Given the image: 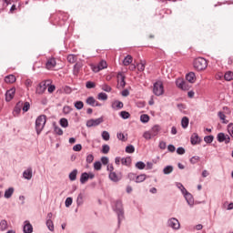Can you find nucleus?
<instances>
[{"label": "nucleus", "mask_w": 233, "mask_h": 233, "mask_svg": "<svg viewBox=\"0 0 233 233\" xmlns=\"http://www.w3.org/2000/svg\"><path fill=\"white\" fill-rule=\"evenodd\" d=\"M153 94H155V96H163V94H165V87L163 86V82L157 81L154 84Z\"/></svg>", "instance_id": "nucleus-4"}, {"label": "nucleus", "mask_w": 233, "mask_h": 233, "mask_svg": "<svg viewBox=\"0 0 233 233\" xmlns=\"http://www.w3.org/2000/svg\"><path fill=\"white\" fill-rule=\"evenodd\" d=\"M218 116L220 121H221L222 123H224V125H227V124L228 123V120H227V116H225V113H224V112L219 111V112L218 113Z\"/></svg>", "instance_id": "nucleus-24"}, {"label": "nucleus", "mask_w": 233, "mask_h": 233, "mask_svg": "<svg viewBox=\"0 0 233 233\" xmlns=\"http://www.w3.org/2000/svg\"><path fill=\"white\" fill-rule=\"evenodd\" d=\"M86 103L90 105V106H96V98H94V96H89L86 98Z\"/></svg>", "instance_id": "nucleus-32"}, {"label": "nucleus", "mask_w": 233, "mask_h": 233, "mask_svg": "<svg viewBox=\"0 0 233 233\" xmlns=\"http://www.w3.org/2000/svg\"><path fill=\"white\" fill-rule=\"evenodd\" d=\"M60 125L63 127V128H66L68 127V120L66 118H61Z\"/></svg>", "instance_id": "nucleus-48"}, {"label": "nucleus", "mask_w": 233, "mask_h": 233, "mask_svg": "<svg viewBox=\"0 0 233 233\" xmlns=\"http://www.w3.org/2000/svg\"><path fill=\"white\" fill-rule=\"evenodd\" d=\"M23 177H25V179H27V180L32 179V167H28L24 171Z\"/></svg>", "instance_id": "nucleus-19"}, {"label": "nucleus", "mask_w": 233, "mask_h": 233, "mask_svg": "<svg viewBox=\"0 0 233 233\" xmlns=\"http://www.w3.org/2000/svg\"><path fill=\"white\" fill-rule=\"evenodd\" d=\"M83 66V65H81V63H76L75 66H74V68H73V74L74 76H77V74H79V70H81V67Z\"/></svg>", "instance_id": "nucleus-27"}, {"label": "nucleus", "mask_w": 233, "mask_h": 233, "mask_svg": "<svg viewBox=\"0 0 233 233\" xmlns=\"http://www.w3.org/2000/svg\"><path fill=\"white\" fill-rule=\"evenodd\" d=\"M121 163L125 167H130L132 165V158L130 157L121 158Z\"/></svg>", "instance_id": "nucleus-23"}, {"label": "nucleus", "mask_w": 233, "mask_h": 233, "mask_svg": "<svg viewBox=\"0 0 233 233\" xmlns=\"http://www.w3.org/2000/svg\"><path fill=\"white\" fill-rule=\"evenodd\" d=\"M56 91V86L50 84L49 86H47V92L49 94H53Z\"/></svg>", "instance_id": "nucleus-53"}, {"label": "nucleus", "mask_w": 233, "mask_h": 233, "mask_svg": "<svg viewBox=\"0 0 233 233\" xmlns=\"http://www.w3.org/2000/svg\"><path fill=\"white\" fill-rule=\"evenodd\" d=\"M69 179H70V181H76V179H77V169H74L69 174Z\"/></svg>", "instance_id": "nucleus-33"}, {"label": "nucleus", "mask_w": 233, "mask_h": 233, "mask_svg": "<svg viewBox=\"0 0 233 233\" xmlns=\"http://www.w3.org/2000/svg\"><path fill=\"white\" fill-rule=\"evenodd\" d=\"M101 162H102V165H108V157H101Z\"/></svg>", "instance_id": "nucleus-64"}, {"label": "nucleus", "mask_w": 233, "mask_h": 233, "mask_svg": "<svg viewBox=\"0 0 233 233\" xmlns=\"http://www.w3.org/2000/svg\"><path fill=\"white\" fill-rule=\"evenodd\" d=\"M63 112H64V114H70V112H72V108L68 106H66L63 108Z\"/></svg>", "instance_id": "nucleus-62"}, {"label": "nucleus", "mask_w": 233, "mask_h": 233, "mask_svg": "<svg viewBox=\"0 0 233 233\" xmlns=\"http://www.w3.org/2000/svg\"><path fill=\"white\" fill-rule=\"evenodd\" d=\"M101 88L104 92H112V87L106 84L102 85Z\"/></svg>", "instance_id": "nucleus-50"}, {"label": "nucleus", "mask_w": 233, "mask_h": 233, "mask_svg": "<svg viewBox=\"0 0 233 233\" xmlns=\"http://www.w3.org/2000/svg\"><path fill=\"white\" fill-rule=\"evenodd\" d=\"M140 121L141 123H148V121H150V116L147 114L141 115Z\"/></svg>", "instance_id": "nucleus-36"}, {"label": "nucleus", "mask_w": 233, "mask_h": 233, "mask_svg": "<svg viewBox=\"0 0 233 233\" xmlns=\"http://www.w3.org/2000/svg\"><path fill=\"white\" fill-rule=\"evenodd\" d=\"M76 203L77 205H82L83 204V194H79L77 198H76Z\"/></svg>", "instance_id": "nucleus-59"}, {"label": "nucleus", "mask_w": 233, "mask_h": 233, "mask_svg": "<svg viewBox=\"0 0 233 233\" xmlns=\"http://www.w3.org/2000/svg\"><path fill=\"white\" fill-rule=\"evenodd\" d=\"M198 161H199V157H198V156L192 157L190 158V163L192 165H196V163H198Z\"/></svg>", "instance_id": "nucleus-58"}, {"label": "nucleus", "mask_w": 233, "mask_h": 233, "mask_svg": "<svg viewBox=\"0 0 233 233\" xmlns=\"http://www.w3.org/2000/svg\"><path fill=\"white\" fill-rule=\"evenodd\" d=\"M102 154H108V152H110V146L108 145H104L102 147V150H101Z\"/></svg>", "instance_id": "nucleus-51"}, {"label": "nucleus", "mask_w": 233, "mask_h": 233, "mask_svg": "<svg viewBox=\"0 0 233 233\" xmlns=\"http://www.w3.org/2000/svg\"><path fill=\"white\" fill-rule=\"evenodd\" d=\"M5 81L9 84V85H12L13 83H15L16 81V78H15V76L14 75H8L5 77Z\"/></svg>", "instance_id": "nucleus-22"}, {"label": "nucleus", "mask_w": 233, "mask_h": 233, "mask_svg": "<svg viewBox=\"0 0 233 233\" xmlns=\"http://www.w3.org/2000/svg\"><path fill=\"white\" fill-rule=\"evenodd\" d=\"M152 137H154L152 136V133H151L150 131H146V132L143 134V138H144V139L149 140V139H152Z\"/></svg>", "instance_id": "nucleus-46"}, {"label": "nucleus", "mask_w": 233, "mask_h": 233, "mask_svg": "<svg viewBox=\"0 0 233 233\" xmlns=\"http://www.w3.org/2000/svg\"><path fill=\"white\" fill-rule=\"evenodd\" d=\"M116 137H117V139H119L120 141H127V138H125V134H123V133H118V134L116 135Z\"/></svg>", "instance_id": "nucleus-60"}, {"label": "nucleus", "mask_w": 233, "mask_h": 233, "mask_svg": "<svg viewBox=\"0 0 233 233\" xmlns=\"http://www.w3.org/2000/svg\"><path fill=\"white\" fill-rule=\"evenodd\" d=\"M176 85L177 88H180V90H189L190 86H188V83H187L183 78H177L176 80Z\"/></svg>", "instance_id": "nucleus-6"}, {"label": "nucleus", "mask_w": 233, "mask_h": 233, "mask_svg": "<svg viewBox=\"0 0 233 233\" xmlns=\"http://www.w3.org/2000/svg\"><path fill=\"white\" fill-rule=\"evenodd\" d=\"M174 170V167L172 166H167L164 169H163V173L167 175V174H172Z\"/></svg>", "instance_id": "nucleus-38"}, {"label": "nucleus", "mask_w": 233, "mask_h": 233, "mask_svg": "<svg viewBox=\"0 0 233 233\" xmlns=\"http://www.w3.org/2000/svg\"><path fill=\"white\" fill-rule=\"evenodd\" d=\"M205 143H212L214 141V136H207L204 137Z\"/></svg>", "instance_id": "nucleus-55"}, {"label": "nucleus", "mask_w": 233, "mask_h": 233, "mask_svg": "<svg viewBox=\"0 0 233 233\" xmlns=\"http://www.w3.org/2000/svg\"><path fill=\"white\" fill-rule=\"evenodd\" d=\"M50 85H52V80H50V79L42 81L36 86L35 94H38L39 96H43V94H45V92H46V88H48V86H50Z\"/></svg>", "instance_id": "nucleus-3"}, {"label": "nucleus", "mask_w": 233, "mask_h": 233, "mask_svg": "<svg viewBox=\"0 0 233 233\" xmlns=\"http://www.w3.org/2000/svg\"><path fill=\"white\" fill-rule=\"evenodd\" d=\"M167 223H168V227H170L171 228H174L175 230H177V228H179L180 227L179 220L174 218L169 219Z\"/></svg>", "instance_id": "nucleus-12"}, {"label": "nucleus", "mask_w": 233, "mask_h": 233, "mask_svg": "<svg viewBox=\"0 0 233 233\" xmlns=\"http://www.w3.org/2000/svg\"><path fill=\"white\" fill-rule=\"evenodd\" d=\"M228 132L229 136L233 138V123L228 125Z\"/></svg>", "instance_id": "nucleus-52"}, {"label": "nucleus", "mask_w": 233, "mask_h": 233, "mask_svg": "<svg viewBox=\"0 0 233 233\" xmlns=\"http://www.w3.org/2000/svg\"><path fill=\"white\" fill-rule=\"evenodd\" d=\"M21 110H23V102L19 101L14 108V116H19V114H21Z\"/></svg>", "instance_id": "nucleus-17"}, {"label": "nucleus", "mask_w": 233, "mask_h": 233, "mask_svg": "<svg viewBox=\"0 0 233 233\" xmlns=\"http://www.w3.org/2000/svg\"><path fill=\"white\" fill-rule=\"evenodd\" d=\"M83 106H85L83 101L75 102V108H76V110H82Z\"/></svg>", "instance_id": "nucleus-39"}, {"label": "nucleus", "mask_w": 233, "mask_h": 233, "mask_svg": "<svg viewBox=\"0 0 233 233\" xmlns=\"http://www.w3.org/2000/svg\"><path fill=\"white\" fill-rule=\"evenodd\" d=\"M45 125H46V116L41 115L35 120V130L37 135L43 132V128H45Z\"/></svg>", "instance_id": "nucleus-2"}, {"label": "nucleus", "mask_w": 233, "mask_h": 233, "mask_svg": "<svg viewBox=\"0 0 233 233\" xmlns=\"http://www.w3.org/2000/svg\"><path fill=\"white\" fill-rule=\"evenodd\" d=\"M23 112H28L30 110V102H25L22 106Z\"/></svg>", "instance_id": "nucleus-44"}, {"label": "nucleus", "mask_w": 233, "mask_h": 233, "mask_svg": "<svg viewBox=\"0 0 233 233\" xmlns=\"http://www.w3.org/2000/svg\"><path fill=\"white\" fill-rule=\"evenodd\" d=\"M132 61H133L132 56L127 55V56L124 58V60H123V65H124V66H128V65H131Z\"/></svg>", "instance_id": "nucleus-26"}, {"label": "nucleus", "mask_w": 233, "mask_h": 233, "mask_svg": "<svg viewBox=\"0 0 233 233\" xmlns=\"http://www.w3.org/2000/svg\"><path fill=\"white\" fill-rule=\"evenodd\" d=\"M57 65V62L54 57H49L46 62V70H54Z\"/></svg>", "instance_id": "nucleus-10"}, {"label": "nucleus", "mask_w": 233, "mask_h": 233, "mask_svg": "<svg viewBox=\"0 0 233 233\" xmlns=\"http://www.w3.org/2000/svg\"><path fill=\"white\" fill-rule=\"evenodd\" d=\"M224 79L226 81H232L233 79V72L232 71H228L224 75Z\"/></svg>", "instance_id": "nucleus-30"}, {"label": "nucleus", "mask_w": 233, "mask_h": 233, "mask_svg": "<svg viewBox=\"0 0 233 233\" xmlns=\"http://www.w3.org/2000/svg\"><path fill=\"white\" fill-rule=\"evenodd\" d=\"M182 128H187L188 127V117L184 116L181 120Z\"/></svg>", "instance_id": "nucleus-42"}, {"label": "nucleus", "mask_w": 233, "mask_h": 233, "mask_svg": "<svg viewBox=\"0 0 233 233\" xmlns=\"http://www.w3.org/2000/svg\"><path fill=\"white\" fill-rule=\"evenodd\" d=\"M23 230H24V233H32V232H34V227H32V224H30V221L25 220L24 222Z\"/></svg>", "instance_id": "nucleus-13"}, {"label": "nucleus", "mask_w": 233, "mask_h": 233, "mask_svg": "<svg viewBox=\"0 0 233 233\" xmlns=\"http://www.w3.org/2000/svg\"><path fill=\"white\" fill-rule=\"evenodd\" d=\"M136 167L138 168V170H144L145 167H147V165L142 162V161H139L136 164Z\"/></svg>", "instance_id": "nucleus-49"}, {"label": "nucleus", "mask_w": 233, "mask_h": 233, "mask_svg": "<svg viewBox=\"0 0 233 233\" xmlns=\"http://www.w3.org/2000/svg\"><path fill=\"white\" fill-rule=\"evenodd\" d=\"M66 207H70L72 205V198H67L65 202Z\"/></svg>", "instance_id": "nucleus-63"}, {"label": "nucleus", "mask_w": 233, "mask_h": 233, "mask_svg": "<svg viewBox=\"0 0 233 233\" xmlns=\"http://www.w3.org/2000/svg\"><path fill=\"white\" fill-rule=\"evenodd\" d=\"M145 179H147V175H145V174L137 176L136 183H143V181H145Z\"/></svg>", "instance_id": "nucleus-34"}, {"label": "nucleus", "mask_w": 233, "mask_h": 233, "mask_svg": "<svg viewBox=\"0 0 233 233\" xmlns=\"http://www.w3.org/2000/svg\"><path fill=\"white\" fill-rule=\"evenodd\" d=\"M102 138L104 139V141H109L110 140V133H108L107 131H103Z\"/></svg>", "instance_id": "nucleus-45"}, {"label": "nucleus", "mask_w": 233, "mask_h": 233, "mask_svg": "<svg viewBox=\"0 0 233 233\" xmlns=\"http://www.w3.org/2000/svg\"><path fill=\"white\" fill-rule=\"evenodd\" d=\"M15 96V87H13L6 91L5 93V101L9 102L14 99V96Z\"/></svg>", "instance_id": "nucleus-11"}, {"label": "nucleus", "mask_w": 233, "mask_h": 233, "mask_svg": "<svg viewBox=\"0 0 233 233\" xmlns=\"http://www.w3.org/2000/svg\"><path fill=\"white\" fill-rule=\"evenodd\" d=\"M46 227L51 232H54V221L52 219L46 220Z\"/></svg>", "instance_id": "nucleus-37"}, {"label": "nucleus", "mask_w": 233, "mask_h": 233, "mask_svg": "<svg viewBox=\"0 0 233 233\" xmlns=\"http://www.w3.org/2000/svg\"><path fill=\"white\" fill-rule=\"evenodd\" d=\"M217 139L218 143L225 142L226 145H228V143H230V136L225 135V133H218L217 136Z\"/></svg>", "instance_id": "nucleus-8"}, {"label": "nucleus", "mask_w": 233, "mask_h": 233, "mask_svg": "<svg viewBox=\"0 0 233 233\" xmlns=\"http://www.w3.org/2000/svg\"><path fill=\"white\" fill-rule=\"evenodd\" d=\"M93 161H94V155H92V154L87 155V157H86V163L90 164Z\"/></svg>", "instance_id": "nucleus-61"}, {"label": "nucleus", "mask_w": 233, "mask_h": 233, "mask_svg": "<svg viewBox=\"0 0 233 233\" xmlns=\"http://www.w3.org/2000/svg\"><path fill=\"white\" fill-rule=\"evenodd\" d=\"M149 131L151 132V136L156 137V136H157L161 131V127L159 126H154Z\"/></svg>", "instance_id": "nucleus-21"}, {"label": "nucleus", "mask_w": 233, "mask_h": 233, "mask_svg": "<svg viewBox=\"0 0 233 233\" xmlns=\"http://www.w3.org/2000/svg\"><path fill=\"white\" fill-rule=\"evenodd\" d=\"M119 116L122 117V119H128L130 117V113L127 111H121Z\"/></svg>", "instance_id": "nucleus-43"}, {"label": "nucleus", "mask_w": 233, "mask_h": 233, "mask_svg": "<svg viewBox=\"0 0 233 233\" xmlns=\"http://www.w3.org/2000/svg\"><path fill=\"white\" fill-rule=\"evenodd\" d=\"M82 149H83V146H81V144H76L73 147V150L75 152H81Z\"/></svg>", "instance_id": "nucleus-54"}, {"label": "nucleus", "mask_w": 233, "mask_h": 233, "mask_svg": "<svg viewBox=\"0 0 233 233\" xmlns=\"http://www.w3.org/2000/svg\"><path fill=\"white\" fill-rule=\"evenodd\" d=\"M109 179L114 183H117L118 181H121V175H117L116 171H113L109 173Z\"/></svg>", "instance_id": "nucleus-15"}, {"label": "nucleus", "mask_w": 233, "mask_h": 233, "mask_svg": "<svg viewBox=\"0 0 233 233\" xmlns=\"http://www.w3.org/2000/svg\"><path fill=\"white\" fill-rule=\"evenodd\" d=\"M89 179V176H88V173L85 172V173H82L81 174V177H80V183L82 185H85V183H86V181H88Z\"/></svg>", "instance_id": "nucleus-25"}, {"label": "nucleus", "mask_w": 233, "mask_h": 233, "mask_svg": "<svg viewBox=\"0 0 233 233\" xmlns=\"http://www.w3.org/2000/svg\"><path fill=\"white\" fill-rule=\"evenodd\" d=\"M86 88H96V83L92 81H87L86 84Z\"/></svg>", "instance_id": "nucleus-57"}, {"label": "nucleus", "mask_w": 233, "mask_h": 233, "mask_svg": "<svg viewBox=\"0 0 233 233\" xmlns=\"http://www.w3.org/2000/svg\"><path fill=\"white\" fill-rule=\"evenodd\" d=\"M102 167H103V165L99 161H96V162L94 163L95 170H101Z\"/></svg>", "instance_id": "nucleus-56"}, {"label": "nucleus", "mask_w": 233, "mask_h": 233, "mask_svg": "<svg viewBox=\"0 0 233 233\" xmlns=\"http://www.w3.org/2000/svg\"><path fill=\"white\" fill-rule=\"evenodd\" d=\"M107 66H108V64H106V61L102 60L98 63L97 66H93L92 70L93 72L97 73V72H100V70H105V68H107Z\"/></svg>", "instance_id": "nucleus-7"}, {"label": "nucleus", "mask_w": 233, "mask_h": 233, "mask_svg": "<svg viewBox=\"0 0 233 233\" xmlns=\"http://www.w3.org/2000/svg\"><path fill=\"white\" fill-rule=\"evenodd\" d=\"M115 210L118 217V222H121V219L124 218L125 211L123 210V202L121 200H117L116 202Z\"/></svg>", "instance_id": "nucleus-5"}, {"label": "nucleus", "mask_w": 233, "mask_h": 233, "mask_svg": "<svg viewBox=\"0 0 233 233\" xmlns=\"http://www.w3.org/2000/svg\"><path fill=\"white\" fill-rule=\"evenodd\" d=\"M117 83L121 88L126 86L127 82H125V75L123 73H118L116 76Z\"/></svg>", "instance_id": "nucleus-14"}, {"label": "nucleus", "mask_w": 233, "mask_h": 233, "mask_svg": "<svg viewBox=\"0 0 233 233\" xmlns=\"http://www.w3.org/2000/svg\"><path fill=\"white\" fill-rule=\"evenodd\" d=\"M97 99L101 101H106V99H108V95H106V93H99Z\"/></svg>", "instance_id": "nucleus-40"}, {"label": "nucleus", "mask_w": 233, "mask_h": 233, "mask_svg": "<svg viewBox=\"0 0 233 233\" xmlns=\"http://www.w3.org/2000/svg\"><path fill=\"white\" fill-rule=\"evenodd\" d=\"M126 152L127 154H134V152H136V147H134L132 145H129L126 147Z\"/></svg>", "instance_id": "nucleus-41"}, {"label": "nucleus", "mask_w": 233, "mask_h": 233, "mask_svg": "<svg viewBox=\"0 0 233 233\" xmlns=\"http://www.w3.org/2000/svg\"><path fill=\"white\" fill-rule=\"evenodd\" d=\"M67 61L68 63L74 64L76 61H77V56L76 55H68L67 56Z\"/></svg>", "instance_id": "nucleus-35"}, {"label": "nucleus", "mask_w": 233, "mask_h": 233, "mask_svg": "<svg viewBox=\"0 0 233 233\" xmlns=\"http://www.w3.org/2000/svg\"><path fill=\"white\" fill-rule=\"evenodd\" d=\"M13 194H14V187H9L8 189H6L5 192V199H10Z\"/></svg>", "instance_id": "nucleus-28"}, {"label": "nucleus", "mask_w": 233, "mask_h": 233, "mask_svg": "<svg viewBox=\"0 0 233 233\" xmlns=\"http://www.w3.org/2000/svg\"><path fill=\"white\" fill-rule=\"evenodd\" d=\"M194 68L198 70V72H201L206 70L207 66H208V62L204 57H198L193 62Z\"/></svg>", "instance_id": "nucleus-1"}, {"label": "nucleus", "mask_w": 233, "mask_h": 233, "mask_svg": "<svg viewBox=\"0 0 233 233\" xmlns=\"http://www.w3.org/2000/svg\"><path fill=\"white\" fill-rule=\"evenodd\" d=\"M123 106H124L123 102H121L119 100H115L111 104V107L113 108V110H121V108H123Z\"/></svg>", "instance_id": "nucleus-18"}, {"label": "nucleus", "mask_w": 233, "mask_h": 233, "mask_svg": "<svg viewBox=\"0 0 233 233\" xmlns=\"http://www.w3.org/2000/svg\"><path fill=\"white\" fill-rule=\"evenodd\" d=\"M103 117L96 118V119H89L86 122V127L89 128L92 127H98V125H101L103 123Z\"/></svg>", "instance_id": "nucleus-9"}, {"label": "nucleus", "mask_w": 233, "mask_h": 233, "mask_svg": "<svg viewBox=\"0 0 233 233\" xmlns=\"http://www.w3.org/2000/svg\"><path fill=\"white\" fill-rule=\"evenodd\" d=\"M6 228H8V222H6V220H1V222H0V230L2 232H5V230H6Z\"/></svg>", "instance_id": "nucleus-31"}, {"label": "nucleus", "mask_w": 233, "mask_h": 233, "mask_svg": "<svg viewBox=\"0 0 233 233\" xmlns=\"http://www.w3.org/2000/svg\"><path fill=\"white\" fill-rule=\"evenodd\" d=\"M186 79L187 81H188V83H196V73L194 72H190L186 76Z\"/></svg>", "instance_id": "nucleus-20"}, {"label": "nucleus", "mask_w": 233, "mask_h": 233, "mask_svg": "<svg viewBox=\"0 0 233 233\" xmlns=\"http://www.w3.org/2000/svg\"><path fill=\"white\" fill-rule=\"evenodd\" d=\"M54 132L57 135V136H63V129H61V127L55 126L54 127Z\"/></svg>", "instance_id": "nucleus-47"}, {"label": "nucleus", "mask_w": 233, "mask_h": 233, "mask_svg": "<svg viewBox=\"0 0 233 233\" xmlns=\"http://www.w3.org/2000/svg\"><path fill=\"white\" fill-rule=\"evenodd\" d=\"M147 66V62L141 60L139 64H137L138 72H145V66Z\"/></svg>", "instance_id": "nucleus-29"}, {"label": "nucleus", "mask_w": 233, "mask_h": 233, "mask_svg": "<svg viewBox=\"0 0 233 233\" xmlns=\"http://www.w3.org/2000/svg\"><path fill=\"white\" fill-rule=\"evenodd\" d=\"M191 145H199L201 137L197 133H194L190 137Z\"/></svg>", "instance_id": "nucleus-16"}]
</instances>
